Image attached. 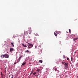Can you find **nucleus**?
Masks as SVG:
<instances>
[{"mask_svg": "<svg viewBox=\"0 0 78 78\" xmlns=\"http://www.w3.org/2000/svg\"><path fill=\"white\" fill-rule=\"evenodd\" d=\"M3 58H9V55L7 54H5L3 55Z\"/></svg>", "mask_w": 78, "mask_h": 78, "instance_id": "obj_1", "label": "nucleus"}, {"mask_svg": "<svg viewBox=\"0 0 78 78\" xmlns=\"http://www.w3.org/2000/svg\"><path fill=\"white\" fill-rule=\"evenodd\" d=\"M28 48H32L33 47V45L32 44L28 43Z\"/></svg>", "mask_w": 78, "mask_h": 78, "instance_id": "obj_2", "label": "nucleus"}, {"mask_svg": "<svg viewBox=\"0 0 78 78\" xmlns=\"http://www.w3.org/2000/svg\"><path fill=\"white\" fill-rule=\"evenodd\" d=\"M22 56H21L17 60V63H19V62H20V60L21 59V58H22Z\"/></svg>", "mask_w": 78, "mask_h": 78, "instance_id": "obj_3", "label": "nucleus"}, {"mask_svg": "<svg viewBox=\"0 0 78 78\" xmlns=\"http://www.w3.org/2000/svg\"><path fill=\"white\" fill-rule=\"evenodd\" d=\"M64 66L66 67L68 66H69V63H65Z\"/></svg>", "mask_w": 78, "mask_h": 78, "instance_id": "obj_4", "label": "nucleus"}, {"mask_svg": "<svg viewBox=\"0 0 78 78\" xmlns=\"http://www.w3.org/2000/svg\"><path fill=\"white\" fill-rule=\"evenodd\" d=\"M28 34V32H27V31L24 32V35H26V36H27V35Z\"/></svg>", "mask_w": 78, "mask_h": 78, "instance_id": "obj_5", "label": "nucleus"}, {"mask_svg": "<svg viewBox=\"0 0 78 78\" xmlns=\"http://www.w3.org/2000/svg\"><path fill=\"white\" fill-rule=\"evenodd\" d=\"M55 33H56L57 34H59L60 33H61V32H60V31H55Z\"/></svg>", "mask_w": 78, "mask_h": 78, "instance_id": "obj_6", "label": "nucleus"}, {"mask_svg": "<svg viewBox=\"0 0 78 78\" xmlns=\"http://www.w3.org/2000/svg\"><path fill=\"white\" fill-rule=\"evenodd\" d=\"M10 52H12V51H14V49H13V48H10Z\"/></svg>", "mask_w": 78, "mask_h": 78, "instance_id": "obj_7", "label": "nucleus"}, {"mask_svg": "<svg viewBox=\"0 0 78 78\" xmlns=\"http://www.w3.org/2000/svg\"><path fill=\"white\" fill-rule=\"evenodd\" d=\"M41 71V69H39L38 68H37L36 70V71L37 72H40V71Z\"/></svg>", "mask_w": 78, "mask_h": 78, "instance_id": "obj_8", "label": "nucleus"}, {"mask_svg": "<svg viewBox=\"0 0 78 78\" xmlns=\"http://www.w3.org/2000/svg\"><path fill=\"white\" fill-rule=\"evenodd\" d=\"M77 39H78V38H74L73 39V41H76Z\"/></svg>", "mask_w": 78, "mask_h": 78, "instance_id": "obj_9", "label": "nucleus"}, {"mask_svg": "<svg viewBox=\"0 0 78 78\" xmlns=\"http://www.w3.org/2000/svg\"><path fill=\"white\" fill-rule=\"evenodd\" d=\"M22 45L23 46V47H27V46L25 45L23 43L22 44Z\"/></svg>", "mask_w": 78, "mask_h": 78, "instance_id": "obj_10", "label": "nucleus"}, {"mask_svg": "<svg viewBox=\"0 0 78 78\" xmlns=\"http://www.w3.org/2000/svg\"><path fill=\"white\" fill-rule=\"evenodd\" d=\"M33 72H34V70H32L30 73V75H32L33 73Z\"/></svg>", "mask_w": 78, "mask_h": 78, "instance_id": "obj_11", "label": "nucleus"}, {"mask_svg": "<svg viewBox=\"0 0 78 78\" xmlns=\"http://www.w3.org/2000/svg\"><path fill=\"white\" fill-rule=\"evenodd\" d=\"M67 68H68V66H65L64 67V69H66V70H67Z\"/></svg>", "mask_w": 78, "mask_h": 78, "instance_id": "obj_12", "label": "nucleus"}, {"mask_svg": "<svg viewBox=\"0 0 78 78\" xmlns=\"http://www.w3.org/2000/svg\"><path fill=\"white\" fill-rule=\"evenodd\" d=\"M39 62L40 63H42L43 61L42 60H39Z\"/></svg>", "mask_w": 78, "mask_h": 78, "instance_id": "obj_13", "label": "nucleus"}, {"mask_svg": "<svg viewBox=\"0 0 78 78\" xmlns=\"http://www.w3.org/2000/svg\"><path fill=\"white\" fill-rule=\"evenodd\" d=\"M54 34L55 36H58V34H56L55 32L54 33Z\"/></svg>", "mask_w": 78, "mask_h": 78, "instance_id": "obj_14", "label": "nucleus"}, {"mask_svg": "<svg viewBox=\"0 0 78 78\" xmlns=\"http://www.w3.org/2000/svg\"><path fill=\"white\" fill-rule=\"evenodd\" d=\"M25 52H27V53H29V52H30V51H28V50H27V51H25Z\"/></svg>", "mask_w": 78, "mask_h": 78, "instance_id": "obj_15", "label": "nucleus"}, {"mask_svg": "<svg viewBox=\"0 0 78 78\" xmlns=\"http://www.w3.org/2000/svg\"><path fill=\"white\" fill-rule=\"evenodd\" d=\"M11 45H12L13 46V47H14V45L13 44V42L11 43Z\"/></svg>", "mask_w": 78, "mask_h": 78, "instance_id": "obj_16", "label": "nucleus"}, {"mask_svg": "<svg viewBox=\"0 0 78 78\" xmlns=\"http://www.w3.org/2000/svg\"><path fill=\"white\" fill-rule=\"evenodd\" d=\"M71 60L72 62L73 61V58H72V57H71Z\"/></svg>", "mask_w": 78, "mask_h": 78, "instance_id": "obj_17", "label": "nucleus"}, {"mask_svg": "<svg viewBox=\"0 0 78 78\" xmlns=\"http://www.w3.org/2000/svg\"><path fill=\"white\" fill-rule=\"evenodd\" d=\"M25 64V62L23 63L22 64V66H24Z\"/></svg>", "mask_w": 78, "mask_h": 78, "instance_id": "obj_18", "label": "nucleus"}, {"mask_svg": "<svg viewBox=\"0 0 78 78\" xmlns=\"http://www.w3.org/2000/svg\"><path fill=\"white\" fill-rule=\"evenodd\" d=\"M69 33H71V30H70V29H69Z\"/></svg>", "mask_w": 78, "mask_h": 78, "instance_id": "obj_19", "label": "nucleus"}, {"mask_svg": "<svg viewBox=\"0 0 78 78\" xmlns=\"http://www.w3.org/2000/svg\"><path fill=\"white\" fill-rule=\"evenodd\" d=\"M34 75H36V73H33Z\"/></svg>", "mask_w": 78, "mask_h": 78, "instance_id": "obj_20", "label": "nucleus"}, {"mask_svg": "<svg viewBox=\"0 0 78 78\" xmlns=\"http://www.w3.org/2000/svg\"><path fill=\"white\" fill-rule=\"evenodd\" d=\"M1 75H2V76H3V74L2 73V72H1Z\"/></svg>", "mask_w": 78, "mask_h": 78, "instance_id": "obj_21", "label": "nucleus"}, {"mask_svg": "<svg viewBox=\"0 0 78 78\" xmlns=\"http://www.w3.org/2000/svg\"><path fill=\"white\" fill-rule=\"evenodd\" d=\"M3 57V55H1V57L2 58Z\"/></svg>", "mask_w": 78, "mask_h": 78, "instance_id": "obj_22", "label": "nucleus"}, {"mask_svg": "<svg viewBox=\"0 0 78 78\" xmlns=\"http://www.w3.org/2000/svg\"><path fill=\"white\" fill-rule=\"evenodd\" d=\"M14 78V76L13 75H12V78Z\"/></svg>", "mask_w": 78, "mask_h": 78, "instance_id": "obj_23", "label": "nucleus"}, {"mask_svg": "<svg viewBox=\"0 0 78 78\" xmlns=\"http://www.w3.org/2000/svg\"><path fill=\"white\" fill-rule=\"evenodd\" d=\"M67 59L68 61H69V58H67Z\"/></svg>", "mask_w": 78, "mask_h": 78, "instance_id": "obj_24", "label": "nucleus"}, {"mask_svg": "<svg viewBox=\"0 0 78 78\" xmlns=\"http://www.w3.org/2000/svg\"><path fill=\"white\" fill-rule=\"evenodd\" d=\"M36 36H39V34H36Z\"/></svg>", "mask_w": 78, "mask_h": 78, "instance_id": "obj_25", "label": "nucleus"}, {"mask_svg": "<svg viewBox=\"0 0 78 78\" xmlns=\"http://www.w3.org/2000/svg\"><path fill=\"white\" fill-rule=\"evenodd\" d=\"M59 44H60V45L61 44V42H59Z\"/></svg>", "mask_w": 78, "mask_h": 78, "instance_id": "obj_26", "label": "nucleus"}, {"mask_svg": "<svg viewBox=\"0 0 78 78\" xmlns=\"http://www.w3.org/2000/svg\"><path fill=\"white\" fill-rule=\"evenodd\" d=\"M64 63H65V62H62V64H64Z\"/></svg>", "mask_w": 78, "mask_h": 78, "instance_id": "obj_27", "label": "nucleus"}, {"mask_svg": "<svg viewBox=\"0 0 78 78\" xmlns=\"http://www.w3.org/2000/svg\"><path fill=\"white\" fill-rule=\"evenodd\" d=\"M29 34H31V32H30V33H29Z\"/></svg>", "mask_w": 78, "mask_h": 78, "instance_id": "obj_28", "label": "nucleus"}, {"mask_svg": "<svg viewBox=\"0 0 78 78\" xmlns=\"http://www.w3.org/2000/svg\"><path fill=\"white\" fill-rule=\"evenodd\" d=\"M35 48H37V46H35Z\"/></svg>", "mask_w": 78, "mask_h": 78, "instance_id": "obj_29", "label": "nucleus"}, {"mask_svg": "<svg viewBox=\"0 0 78 78\" xmlns=\"http://www.w3.org/2000/svg\"><path fill=\"white\" fill-rule=\"evenodd\" d=\"M16 63H17V62H16L15 63H14V64H16Z\"/></svg>", "mask_w": 78, "mask_h": 78, "instance_id": "obj_30", "label": "nucleus"}, {"mask_svg": "<svg viewBox=\"0 0 78 78\" xmlns=\"http://www.w3.org/2000/svg\"><path fill=\"white\" fill-rule=\"evenodd\" d=\"M38 76V75H36L35 76Z\"/></svg>", "mask_w": 78, "mask_h": 78, "instance_id": "obj_31", "label": "nucleus"}, {"mask_svg": "<svg viewBox=\"0 0 78 78\" xmlns=\"http://www.w3.org/2000/svg\"><path fill=\"white\" fill-rule=\"evenodd\" d=\"M28 49H30V48H28Z\"/></svg>", "mask_w": 78, "mask_h": 78, "instance_id": "obj_32", "label": "nucleus"}, {"mask_svg": "<svg viewBox=\"0 0 78 78\" xmlns=\"http://www.w3.org/2000/svg\"><path fill=\"white\" fill-rule=\"evenodd\" d=\"M17 78H19V77H18Z\"/></svg>", "mask_w": 78, "mask_h": 78, "instance_id": "obj_33", "label": "nucleus"}, {"mask_svg": "<svg viewBox=\"0 0 78 78\" xmlns=\"http://www.w3.org/2000/svg\"><path fill=\"white\" fill-rule=\"evenodd\" d=\"M60 46H61V45H60Z\"/></svg>", "mask_w": 78, "mask_h": 78, "instance_id": "obj_34", "label": "nucleus"}]
</instances>
